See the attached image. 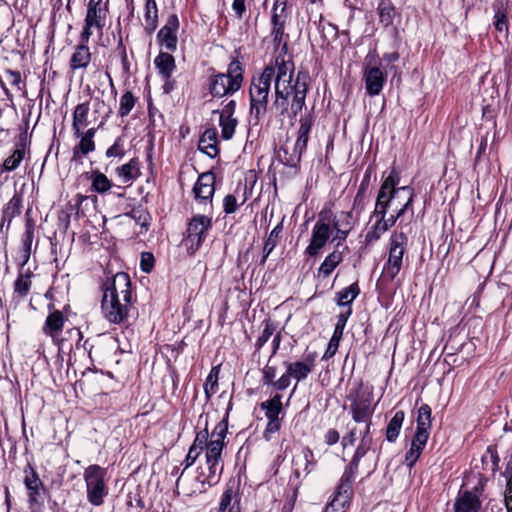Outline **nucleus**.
Wrapping results in <instances>:
<instances>
[{"mask_svg": "<svg viewBox=\"0 0 512 512\" xmlns=\"http://www.w3.org/2000/svg\"><path fill=\"white\" fill-rule=\"evenodd\" d=\"M281 399V395L276 394L271 399L261 403V408L265 411V415L268 419L279 418V414L282 411Z\"/></svg>", "mask_w": 512, "mask_h": 512, "instance_id": "40", "label": "nucleus"}, {"mask_svg": "<svg viewBox=\"0 0 512 512\" xmlns=\"http://www.w3.org/2000/svg\"><path fill=\"white\" fill-rule=\"evenodd\" d=\"M232 9L239 19L242 18L246 11L245 0H233Z\"/></svg>", "mask_w": 512, "mask_h": 512, "instance_id": "63", "label": "nucleus"}, {"mask_svg": "<svg viewBox=\"0 0 512 512\" xmlns=\"http://www.w3.org/2000/svg\"><path fill=\"white\" fill-rule=\"evenodd\" d=\"M106 469L93 464L88 466L83 473L86 484L87 500L93 506H101L108 495L106 483Z\"/></svg>", "mask_w": 512, "mask_h": 512, "instance_id": "7", "label": "nucleus"}, {"mask_svg": "<svg viewBox=\"0 0 512 512\" xmlns=\"http://www.w3.org/2000/svg\"><path fill=\"white\" fill-rule=\"evenodd\" d=\"M145 22L150 30H154L158 23V9L155 0H145Z\"/></svg>", "mask_w": 512, "mask_h": 512, "instance_id": "45", "label": "nucleus"}, {"mask_svg": "<svg viewBox=\"0 0 512 512\" xmlns=\"http://www.w3.org/2000/svg\"><path fill=\"white\" fill-rule=\"evenodd\" d=\"M357 470L346 467L342 474L339 484L336 487L332 500L329 506L334 511L343 509L346 505L350 504L353 497V483L357 474Z\"/></svg>", "mask_w": 512, "mask_h": 512, "instance_id": "15", "label": "nucleus"}, {"mask_svg": "<svg viewBox=\"0 0 512 512\" xmlns=\"http://www.w3.org/2000/svg\"><path fill=\"white\" fill-rule=\"evenodd\" d=\"M228 411L225 417L213 429L205 452L206 464L196 477L203 486L211 487L216 485L221 478L224 464L222 451L225 446V438L228 431Z\"/></svg>", "mask_w": 512, "mask_h": 512, "instance_id": "3", "label": "nucleus"}, {"mask_svg": "<svg viewBox=\"0 0 512 512\" xmlns=\"http://www.w3.org/2000/svg\"><path fill=\"white\" fill-rule=\"evenodd\" d=\"M354 226L353 211H342L337 216L332 214L331 228L352 230Z\"/></svg>", "mask_w": 512, "mask_h": 512, "instance_id": "44", "label": "nucleus"}, {"mask_svg": "<svg viewBox=\"0 0 512 512\" xmlns=\"http://www.w3.org/2000/svg\"><path fill=\"white\" fill-rule=\"evenodd\" d=\"M316 365V353L305 354L302 360L284 362L285 373L277 379L278 391H283L290 386L291 379L296 382L307 379Z\"/></svg>", "mask_w": 512, "mask_h": 512, "instance_id": "8", "label": "nucleus"}, {"mask_svg": "<svg viewBox=\"0 0 512 512\" xmlns=\"http://www.w3.org/2000/svg\"><path fill=\"white\" fill-rule=\"evenodd\" d=\"M331 221V211H322L319 214L313 226L310 243L305 249V254L315 257L325 247L332 234Z\"/></svg>", "mask_w": 512, "mask_h": 512, "instance_id": "12", "label": "nucleus"}, {"mask_svg": "<svg viewBox=\"0 0 512 512\" xmlns=\"http://www.w3.org/2000/svg\"><path fill=\"white\" fill-rule=\"evenodd\" d=\"M25 150L24 147L17 148L13 153L5 159L1 166L2 172H11L19 167L20 163L24 158Z\"/></svg>", "mask_w": 512, "mask_h": 512, "instance_id": "43", "label": "nucleus"}, {"mask_svg": "<svg viewBox=\"0 0 512 512\" xmlns=\"http://www.w3.org/2000/svg\"><path fill=\"white\" fill-rule=\"evenodd\" d=\"M208 437L209 433L207 427H205V429L197 433L195 440L191 447L189 448L188 454L184 460V469L189 468L195 463L196 459L199 457L203 449L207 451V445L209 443Z\"/></svg>", "mask_w": 512, "mask_h": 512, "instance_id": "24", "label": "nucleus"}, {"mask_svg": "<svg viewBox=\"0 0 512 512\" xmlns=\"http://www.w3.org/2000/svg\"><path fill=\"white\" fill-rule=\"evenodd\" d=\"M427 441L422 440L420 443L416 441V437H413L410 449L405 455V464L411 468L419 459Z\"/></svg>", "mask_w": 512, "mask_h": 512, "instance_id": "41", "label": "nucleus"}, {"mask_svg": "<svg viewBox=\"0 0 512 512\" xmlns=\"http://www.w3.org/2000/svg\"><path fill=\"white\" fill-rule=\"evenodd\" d=\"M377 14L379 17V23L383 27L392 25L396 15L393 3L390 0H380L377 6Z\"/></svg>", "mask_w": 512, "mask_h": 512, "instance_id": "32", "label": "nucleus"}, {"mask_svg": "<svg viewBox=\"0 0 512 512\" xmlns=\"http://www.w3.org/2000/svg\"><path fill=\"white\" fill-rule=\"evenodd\" d=\"M107 15L108 7L106 4H102V0H89L83 29L80 33L82 38L84 40L86 38L90 39L94 32L101 36L106 26Z\"/></svg>", "mask_w": 512, "mask_h": 512, "instance_id": "10", "label": "nucleus"}, {"mask_svg": "<svg viewBox=\"0 0 512 512\" xmlns=\"http://www.w3.org/2000/svg\"><path fill=\"white\" fill-rule=\"evenodd\" d=\"M350 402L349 409L352 419L356 423H364L371 427L374 413L373 395L363 387L362 382H353L346 395Z\"/></svg>", "mask_w": 512, "mask_h": 512, "instance_id": "6", "label": "nucleus"}, {"mask_svg": "<svg viewBox=\"0 0 512 512\" xmlns=\"http://www.w3.org/2000/svg\"><path fill=\"white\" fill-rule=\"evenodd\" d=\"M339 439L340 434L335 429H329L324 436V440L327 445H334L339 441Z\"/></svg>", "mask_w": 512, "mask_h": 512, "instance_id": "62", "label": "nucleus"}, {"mask_svg": "<svg viewBox=\"0 0 512 512\" xmlns=\"http://www.w3.org/2000/svg\"><path fill=\"white\" fill-rule=\"evenodd\" d=\"M5 77H6V80L12 85V86H15L17 88V90H22L23 88L21 87V83H22V79H21V74L19 71H14V70H7L5 72Z\"/></svg>", "mask_w": 512, "mask_h": 512, "instance_id": "57", "label": "nucleus"}, {"mask_svg": "<svg viewBox=\"0 0 512 512\" xmlns=\"http://www.w3.org/2000/svg\"><path fill=\"white\" fill-rule=\"evenodd\" d=\"M316 463L313 451L309 447H304L300 454L293 459L295 475L297 477L307 476L314 470Z\"/></svg>", "mask_w": 512, "mask_h": 512, "instance_id": "22", "label": "nucleus"}, {"mask_svg": "<svg viewBox=\"0 0 512 512\" xmlns=\"http://www.w3.org/2000/svg\"><path fill=\"white\" fill-rule=\"evenodd\" d=\"M208 71L207 88L213 98L231 96L242 87L244 68L237 58L229 63L225 73L217 72L214 68Z\"/></svg>", "mask_w": 512, "mask_h": 512, "instance_id": "4", "label": "nucleus"}, {"mask_svg": "<svg viewBox=\"0 0 512 512\" xmlns=\"http://www.w3.org/2000/svg\"><path fill=\"white\" fill-rule=\"evenodd\" d=\"M399 180V173L393 169L388 177L383 181L379 190L382 191L386 185L388 186L387 190H385L387 197L389 198L387 205L388 208H393V214L395 215V218H398V220L401 219L408 211L413 215L414 210L412 202L415 196L414 190L410 186L397 187Z\"/></svg>", "mask_w": 512, "mask_h": 512, "instance_id": "5", "label": "nucleus"}, {"mask_svg": "<svg viewBox=\"0 0 512 512\" xmlns=\"http://www.w3.org/2000/svg\"><path fill=\"white\" fill-rule=\"evenodd\" d=\"M343 257L339 251H333L326 256L320 267L318 268V275L324 278L330 276L333 270L341 263Z\"/></svg>", "mask_w": 512, "mask_h": 512, "instance_id": "34", "label": "nucleus"}, {"mask_svg": "<svg viewBox=\"0 0 512 512\" xmlns=\"http://www.w3.org/2000/svg\"><path fill=\"white\" fill-rule=\"evenodd\" d=\"M505 507L507 512H512V483L509 484V488L505 490Z\"/></svg>", "mask_w": 512, "mask_h": 512, "instance_id": "64", "label": "nucleus"}, {"mask_svg": "<svg viewBox=\"0 0 512 512\" xmlns=\"http://www.w3.org/2000/svg\"><path fill=\"white\" fill-rule=\"evenodd\" d=\"M262 374H263V383L265 385L273 386L276 390H278V386L276 384L277 380L275 379L276 375H277L276 367L266 365L263 368Z\"/></svg>", "mask_w": 512, "mask_h": 512, "instance_id": "51", "label": "nucleus"}, {"mask_svg": "<svg viewBox=\"0 0 512 512\" xmlns=\"http://www.w3.org/2000/svg\"><path fill=\"white\" fill-rule=\"evenodd\" d=\"M199 149L214 158L219 153L217 131L215 129H207L200 138Z\"/></svg>", "mask_w": 512, "mask_h": 512, "instance_id": "28", "label": "nucleus"}, {"mask_svg": "<svg viewBox=\"0 0 512 512\" xmlns=\"http://www.w3.org/2000/svg\"><path fill=\"white\" fill-rule=\"evenodd\" d=\"M365 88L370 96L379 95L386 83L387 74L378 66L367 64L363 71Z\"/></svg>", "mask_w": 512, "mask_h": 512, "instance_id": "19", "label": "nucleus"}, {"mask_svg": "<svg viewBox=\"0 0 512 512\" xmlns=\"http://www.w3.org/2000/svg\"><path fill=\"white\" fill-rule=\"evenodd\" d=\"M89 38L84 40L79 36V43L75 46L74 52L71 55L69 66L72 71L78 69H86L91 61L92 55L88 47Z\"/></svg>", "mask_w": 512, "mask_h": 512, "instance_id": "21", "label": "nucleus"}, {"mask_svg": "<svg viewBox=\"0 0 512 512\" xmlns=\"http://www.w3.org/2000/svg\"><path fill=\"white\" fill-rule=\"evenodd\" d=\"M125 155L124 141L121 137L115 139L114 143L106 150L107 158H123Z\"/></svg>", "mask_w": 512, "mask_h": 512, "instance_id": "49", "label": "nucleus"}, {"mask_svg": "<svg viewBox=\"0 0 512 512\" xmlns=\"http://www.w3.org/2000/svg\"><path fill=\"white\" fill-rule=\"evenodd\" d=\"M494 26L497 31L504 32L508 30V20L506 14L501 11L497 10L494 16Z\"/></svg>", "mask_w": 512, "mask_h": 512, "instance_id": "55", "label": "nucleus"}, {"mask_svg": "<svg viewBox=\"0 0 512 512\" xmlns=\"http://www.w3.org/2000/svg\"><path fill=\"white\" fill-rule=\"evenodd\" d=\"M274 332V327L270 323H266L261 335L258 337L255 346L256 349H261L269 340V338L272 336Z\"/></svg>", "mask_w": 512, "mask_h": 512, "instance_id": "54", "label": "nucleus"}, {"mask_svg": "<svg viewBox=\"0 0 512 512\" xmlns=\"http://www.w3.org/2000/svg\"><path fill=\"white\" fill-rule=\"evenodd\" d=\"M115 172L122 183H133L141 174L138 158H132L128 163L117 167Z\"/></svg>", "mask_w": 512, "mask_h": 512, "instance_id": "26", "label": "nucleus"}, {"mask_svg": "<svg viewBox=\"0 0 512 512\" xmlns=\"http://www.w3.org/2000/svg\"><path fill=\"white\" fill-rule=\"evenodd\" d=\"M219 366L213 367L204 383V392L207 400H209L217 391L218 388V379H219Z\"/></svg>", "mask_w": 512, "mask_h": 512, "instance_id": "42", "label": "nucleus"}, {"mask_svg": "<svg viewBox=\"0 0 512 512\" xmlns=\"http://www.w3.org/2000/svg\"><path fill=\"white\" fill-rule=\"evenodd\" d=\"M367 202V196L366 194H363V189L358 190L353 201L352 210L355 211L357 215L361 214L365 209Z\"/></svg>", "mask_w": 512, "mask_h": 512, "instance_id": "53", "label": "nucleus"}, {"mask_svg": "<svg viewBox=\"0 0 512 512\" xmlns=\"http://www.w3.org/2000/svg\"><path fill=\"white\" fill-rule=\"evenodd\" d=\"M480 500L472 492H464L455 502V512H479Z\"/></svg>", "mask_w": 512, "mask_h": 512, "instance_id": "29", "label": "nucleus"}, {"mask_svg": "<svg viewBox=\"0 0 512 512\" xmlns=\"http://www.w3.org/2000/svg\"><path fill=\"white\" fill-rule=\"evenodd\" d=\"M286 19V0H276L272 8L271 18L273 25L271 35L276 47H279L283 41Z\"/></svg>", "mask_w": 512, "mask_h": 512, "instance_id": "17", "label": "nucleus"}, {"mask_svg": "<svg viewBox=\"0 0 512 512\" xmlns=\"http://www.w3.org/2000/svg\"><path fill=\"white\" fill-rule=\"evenodd\" d=\"M89 103L78 104L73 111L72 129L74 136L81 135V130L88 126Z\"/></svg>", "mask_w": 512, "mask_h": 512, "instance_id": "27", "label": "nucleus"}, {"mask_svg": "<svg viewBox=\"0 0 512 512\" xmlns=\"http://www.w3.org/2000/svg\"><path fill=\"white\" fill-rule=\"evenodd\" d=\"M359 435V431L356 427L352 428L345 436H343L341 444L344 448L348 446H353L357 440Z\"/></svg>", "mask_w": 512, "mask_h": 512, "instance_id": "58", "label": "nucleus"}, {"mask_svg": "<svg viewBox=\"0 0 512 512\" xmlns=\"http://www.w3.org/2000/svg\"><path fill=\"white\" fill-rule=\"evenodd\" d=\"M179 29V19L176 14L168 17L165 25L159 30L157 39L162 47L168 51H175L177 49L178 37L177 31Z\"/></svg>", "mask_w": 512, "mask_h": 512, "instance_id": "18", "label": "nucleus"}, {"mask_svg": "<svg viewBox=\"0 0 512 512\" xmlns=\"http://www.w3.org/2000/svg\"><path fill=\"white\" fill-rule=\"evenodd\" d=\"M283 231V225L282 223H279L276 225L273 230L270 232L267 240L264 243L263 247V257L261 260V263H264L267 259V257L270 255V253L274 250V248L278 244V239Z\"/></svg>", "mask_w": 512, "mask_h": 512, "instance_id": "39", "label": "nucleus"}, {"mask_svg": "<svg viewBox=\"0 0 512 512\" xmlns=\"http://www.w3.org/2000/svg\"><path fill=\"white\" fill-rule=\"evenodd\" d=\"M219 124L221 127V137L229 140L233 137L238 121L236 118L219 117Z\"/></svg>", "mask_w": 512, "mask_h": 512, "instance_id": "46", "label": "nucleus"}, {"mask_svg": "<svg viewBox=\"0 0 512 512\" xmlns=\"http://www.w3.org/2000/svg\"><path fill=\"white\" fill-rule=\"evenodd\" d=\"M24 485L27 490L28 505L31 512H40L46 498V488L36 470L28 464L24 469Z\"/></svg>", "mask_w": 512, "mask_h": 512, "instance_id": "13", "label": "nucleus"}, {"mask_svg": "<svg viewBox=\"0 0 512 512\" xmlns=\"http://www.w3.org/2000/svg\"><path fill=\"white\" fill-rule=\"evenodd\" d=\"M312 117L310 115H306L300 119V126L298 129V137L294 144L293 153L289 158L285 159V164L289 166H295L298 162H300L302 153L307 148V143L309 140V134L312 127Z\"/></svg>", "mask_w": 512, "mask_h": 512, "instance_id": "16", "label": "nucleus"}, {"mask_svg": "<svg viewBox=\"0 0 512 512\" xmlns=\"http://www.w3.org/2000/svg\"><path fill=\"white\" fill-rule=\"evenodd\" d=\"M236 496V492L232 486H228L224 491L220 504L219 511L225 512L231 505L233 498Z\"/></svg>", "mask_w": 512, "mask_h": 512, "instance_id": "52", "label": "nucleus"}, {"mask_svg": "<svg viewBox=\"0 0 512 512\" xmlns=\"http://www.w3.org/2000/svg\"><path fill=\"white\" fill-rule=\"evenodd\" d=\"M360 293L358 283H352L350 286L343 288L335 295V301L338 306L348 308Z\"/></svg>", "mask_w": 512, "mask_h": 512, "instance_id": "31", "label": "nucleus"}, {"mask_svg": "<svg viewBox=\"0 0 512 512\" xmlns=\"http://www.w3.org/2000/svg\"><path fill=\"white\" fill-rule=\"evenodd\" d=\"M135 105V97L132 94V92L127 91L125 92L120 99V106H119V115L121 117L127 116L131 110L133 109Z\"/></svg>", "mask_w": 512, "mask_h": 512, "instance_id": "48", "label": "nucleus"}, {"mask_svg": "<svg viewBox=\"0 0 512 512\" xmlns=\"http://www.w3.org/2000/svg\"><path fill=\"white\" fill-rule=\"evenodd\" d=\"M408 242L404 232H394L390 237L388 260L383 267V277L393 280L400 272L403 265V256Z\"/></svg>", "mask_w": 512, "mask_h": 512, "instance_id": "9", "label": "nucleus"}, {"mask_svg": "<svg viewBox=\"0 0 512 512\" xmlns=\"http://www.w3.org/2000/svg\"><path fill=\"white\" fill-rule=\"evenodd\" d=\"M387 185L383 188L382 191L378 192L375 208L370 217V221L375 220V222L369 227L366 235H365V244L370 245L376 241H378L381 236L388 231L387 223L385 222V217L387 216L388 205L387 202L389 198L387 197Z\"/></svg>", "mask_w": 512, "mask_h": 512, "instance_id": "11", "label": "nucleus"}, {"mask_svg": "<svg viewBox=\"0 0 512 512\" xmlns=\"http://www.w3.org/2000/svg\"><path fill=\"white\" fill-rule=\"evenodd\" d=\"M503 476L506 478V490L509 488V484L512 483V452L506 458V468L503 472Z\"/></svg>", "mask_w": 512, "mask_h": 512, "instance_id": "61", "label": "nucleus"}, {"mask_svg": "<svg viewBox=\"0 0 512 512\" xmlns=\"http://www.w3.org/2000/svg\"><path fill=\"white\" fill-rule=\"evenodd\" d=\"M360 442L356 448V451L351 459L350 464L347 467L358 471L360 460L366 455L373 444V438L371 435V427L365 425L362 430H359Z\"/></svg>", "mask_w": 512, "mask_h": 512, "instance_id": "23", "label": "nucleus"}, {"mask_svg": "<svg viewBox=\"0 0 512 512\" xmlns=\"http://www.w3.org/2000/svg\"><path fill=\"white\" fill-rule=\"evenodd\" d=\"M215 176L212 172L201 174L194 185L193 192L196 200L211 203L215 192Z\"/></svg>", "mask_w": 512, "mask_h": 512, "instance_id": "20", "label": "nucleus"}, {"mask_svg": "<svg viewBox=\"0 0 512 512\" xmlns=\"http://www.w3.org/2000/svg\"><path fill=\"white\" fill-rule=\"evenodd\" d=\"M63 324V314L60 311H54L46 318L43 329L46 334L53 335L54 333H58L62 330Z\"/></svg>", "mask_w": 512, "mask_h": 512, "instance_id": "38", "label": "nucleus"}, {"mask_svg": "<svg viewBox=\"0 0 512 512\" xmlns=\"http://www.w3.org/2000/svg\"><path fill=\"white\" fill-rule=\"evenodd\" d=\"M21 213V201L17 196H13L8 202L3 212L4 219L8 218L11 220Z\"/></svg>", "mask_w": 512, "mask_h": 512, "instance_id": "50", "label": "nucleus"}, {"mask_svg": "<svg viewBox=\"0 0 512 512\" xmlns=\"http://www.w3.org/2000/svg\"><path fill=\"white\" fill-rule=\"evenodd\" d=\"M31 276L32 273L29 269L26 271L20 270L15 282H14V294L23 299L25 298L31 288L32 282H31Z\"/></svg>", "mask_w": 512, "mask_h": 512, "instance_id": "33", "label": "nucleus"}, {"mask_svg": "<svg viewBox=\"0 0 512 512\" xmlns=\"http://www.w3.org/2000/svg\"><path fill=\"white\" fill-rule=\"evenodd\" d=\"M212 227L211 217L197 214L187 224L185 245L189 252H196L205 241L208 231Z\"/></svg>", "mask_w": 512, "mask_h": 512, "instance_id": "14", "label": "nucleus"}, {"mask_svg": "<svg viewBox=\"0 0 512 512\" xmlns=\"http://www.w3.org/2000/svg\"><path fill=\"white\" fill-rule=\"evenodd\" d=\"M273 80L275 83L273 107L279 115L290 113L296 117L305 106L309 83L308 73L299 71L295 75L294 62L283 55H278L259 76L253 77L250 85V113L257 121L267 112Z\"/></svg>", "mask_w": 512, "mask_h": 512, "instance_id": "1", "label": "nucleus"}, {"mask_svg": "<svg viewBox=\"0 0 512 512\" xmlns=\"http://www.w3.org/2000/svg\"><path fill=\"white\" fill-rule=\"evenodd\" d=\"M127 216L131 217L137 224H139L142 228L147 229L150 222L149 213L143 209L142 207L133 208Z\"/></svg>", "mask_w": 512, "mask_h": 512, "instance_id": "47", "label": "nucleus"}, {"mask_svg": "<svg viewBox=\"0 0 512 512\" xmlns=\"http://www.w3.org/2000/svg\"><path fill=\"white\" fill-rule=\"evenodd\" d=\"M101 310L104 318L113 324L127 322L132 306L131 281L127 273H116L102 285Z\"/></svg>", "mask_w": 512, "mask_h": 512, "instance_id": "2", "label": "nucleus"}, {"mask_svg": "<svg viewBox=\"0 0 512 512\" xmlns=\"http://www.w3.org/2000/svg\"><path fill=\"white\" fill-rule=\"evenodd\" d=\"M91 181L92 190L100 194L109 191L113 186L112 181L108 179L104 173L98 170L91 173Z\"/></svg>", "mask_w": 512, "mask_h": 512, "instance_id": "37", "label": "nucleus"}, {"mask_svg": "<svg viewBox=\"0 0 512 512\" xmlns=\"http://www.w3.org/2000/svg\"><path fill=\"white\" fill-rule=\"evenodd\" d=\"M79 138V143L73 148V157L72 159L75 162H81L83 157L96 149V145L94 140L88 139L84 136H75Z\"/></svg>", "mask_w": 512, "mask_h": 512, "instance_id": "35", "label": "nucleus"}, {"mask_svg": "<svg viewBox=\"0 0 512 512\" xmlns=\"http://www.w3.org/2000/svg\"><path fill=\"white\" fill-rule=\"evenodd\" d=\"M340 341L330 339L328 347L323 355V359L328 360L332 358L338 350Z\"/></svg>", "mask_w": 512, "mask_h": 512, "instance_id": "60", "label": "nucleus"}, {"mask_svg": "<svg viewBox=\"0 0 512 512\" xmlns=\"http://www.w3.org/2000/svg\"><path fill=\"white\" fill-rule=\"evenodd\" d=\"M431 428V408L427 404H423L418 409L417 416V430L414 435L416 437L417 442H421L422 440H428Z\"/></svg>", "mask_w": 512, "mask_h": 512, "instance_id": "25", "label": "nucleus"}, {"mask_svg": "<svg viewBox=\"0 0 512 512\" xmlns=\"http://www.w3.org/2000/svg\"><path fill=\"white\" fill-rule=\"evenodd\" d=\"M154 265V257L149 252H143L141 255V269L148 273L151 271Z\"/></svg>", "mask_w": 512, "mask_h": 512, "instance_id": "59", "label": "nucleus"}, {"mask_svg": "<svg viewBox=\"0 0 512 512\" xmlns=\"http://www.w3.org/2000/svg\"><path fill=\"white\" fill-rule=\"evenodd\" d=\"M154 64L160 75L166 80L172 76L176 68L174 57L170 53L166 52H160L154 59Z\"/></svg>", "mask_w": 512, "mask_h": 512, "instance_id": "30", "label": "nucleus"}, {"mask_svg": "<svg viewBox=\"0 0 512 512\" xmlns=\"http://www.w3.org/2000/svg\"><path fill=\"white\" fill-rule=\"evenodd\" d=\"M238 201H237V198L235 195L233 194H228L225 196L224 200H223V207H224V211L225 213L227 214H232L234 212H236V210L238 209Z\"/></svg>", "mask_w": 512, "mask_h": 512, "instance_id": "56", "label": "nucleus"}, {"mask_svg": "<svg viewBox=\"0 0 512 512\" xmlns=\"http://www.w3.org/2000/svg\"><path fill=\"white\" fill-rule=\"evenodd\" d=\"M405 414L403 411H397L389 421L386 428V439L389 442H394L399 436Z\"/></svg>", "mask_w": 512, "mask_h": 512, "instance_id": "36", "label": "nucleus"}]
</instances>
